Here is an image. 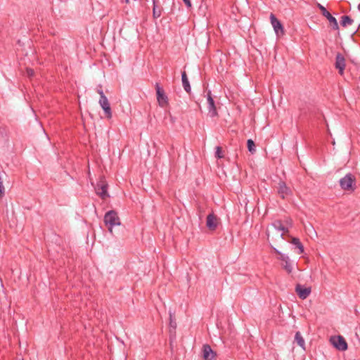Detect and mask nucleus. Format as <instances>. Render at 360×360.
I'll return each mask as SVG.
<instances>
[{
	"mask_svg": "<svg viewBox=\"0 0 360 360\" xmlns=\"http://www.w3.org/2000/svg\"><path fill=\"white\" fill-rule=\"evenodd\" d=\"M104 222L110 233L112 232L113 226L121 224L118 214L115 210H110L105 214Z\"/></svg>",
	"mask_w": 360,
	"mask_h": 360,
	"instance_id": "obj_1",
	"label": "nucleus"
},
{
	"mask_svg": "<svg viewBox=\"0 0 360 360\" xmlns=\"http://www.w3.org/2000/svg\"><path fill=\"white\" fill-rule=\"evenodd\" d=\"M341 188L344 191H354L356 188V179L351 173L347 174L339 181Z\"/></svg>",
	"mask_w": 360,
	"mask_h": 360,
	"instance_id": "obj_2",
	"label": "nucleus"
},
{
	"mask_svg": "<svg viewBox=\"0 0 360 360\" xmlns=\"http://www.w3.org/2000/svg\"><path fill=\"white\" fill-rule=\"evenodd\" d=\"M155 90L158 105L161 108H165L168 105V97L165 94L164 89L160 86L159 83L155 84Z\"/></svg>",
	"mask_w": 360,
	"mask_h": 360,
	"instance_id": "obj_3",
	"label": "nucleus"
},
{
	"mask_svg": "<svg viewBox=\"0 0 360 360\" xmlns=\"http://www.w3.org/2000/svg\"><path fill=\"white\" fill-rule=\"evenodd\" d=\"M276 188L278 195L282 199H285L288 197L291 196L292 195V190L290 189V187L287 186L286 183L283 180L279 181Z\"/></svg>",
	"mask_w": 360,
	"mask_h": 360,
	"instance_id": "obj_4",
	"label": "nucleus"
},
{
	"mask_svg": "<svg viewBox=\"0 0 360 360\" xmlns=\"http://www.w3.org/2000/svg\"><path fill=\"white\" fill-rule=\"evenodd\" d=\"M318 8L321 12V14L326 17L329 22L330 23L332 27L335 30H338L339 29L338 23L335 17H333L328 11L327 9L321 4H318L317 5Z\"/></svg>",
	"mask_w": 360,
	"mask_h": 360,
	"instance_id": "obj_5",
	"label": "nucleus"
},
{
	"mask_svg": "<svg viewBox=\"0 0 360 360\" xmlns=\"http://www.w3.org/2000/svg\"><path fill=\"white\" fill-rule=\"evenodd\" d=\"M270 21L276 34L278 37L283 36L284 34V27L281 21L273 13L270 15Z\"/></svg>",
	"mask_w": 360,
	"mask_h": 360,
	"instance_id": "obj_6",
	"label": "nucleus"
},
{
	"mask_svg": "<svg viewBox=\"0 0 360 360\" xmlns=\"http://www.w3.org/2000/svg\"><path fill=\"white\" fill-rule=\"evenodd\" d=\"M207 101L209 116L211 117H217L218 112L210 90H209L207 93Z\"/></svg>",
	"mask_w": 360,
	"mask_h": 360,
	"instance_id": "obj_7",
	"label": "nucleus"
},
{
	"mask_svg": "<svg viewBox=\"0 0 360 360\" xmlns=\"http://www.w3.org/2000/svg\"><path fill=\"white\" fill-rule=\"evenodd\" d=\"M107 189L108 184L103 179H101L95 188L97 195L102 199H105L109 197Z\"/></svg>",
	"mask_w": 360,
	"mask_h": 360,
	"instance_id": "obj_8",
	"label": "nucleus"
},
{
	"mask_svg": "<svg viewBox=\"0 0 360 360\" xmlns=\"http://www.w3.org/2000/svg\"><path fill=\"white\" fill-rule=\"evenodd\" d=\"M333 345L340 351L347 349V343L342 336L338 335L331 338Z\"/></svg>",
	"mask_w": 360,
	"mask_h": 360,
	"instance_id": "obj_9",
	"label": "nucleus"
},
{
	"mask_svg": "<svg viewBox=\"0 0 360 360\" xmlns=\"http://www.w3.org/2000/svg\"><path fill=\"white\" fill-rule=\"evenodd\" d=\"M98 103L103 110L105 117L110 119L112 117V110L108 98H100Z\"/></svg>",
	"mask_w": 360,
	"mask_h": 360,
	"instance_id": "obj_10",
	"label": "nucleus"
},
{
	"mask_svg": "<svg viewBox=\"0 0 360 360\" xmlns=\"http://www.w3.org/2000/svg\"><path fill=\"white\" fill-rule=\"evenodd\" d=\"M295 292L300 299L304 300L310 295L311 289L310 287H304L301 284H297Z\"/></svg>",
	"mask_w": 360,
	"mask_h": 360,
	"instance_id": "obj_11",
	"label": "nucleus"
},
{
	"mask_svg": "<svg viewBox=\"0 0 360 360\" xmlns=\"http://www.w3.org/2000/svg\"><path fill=\"white\" fill-rule=\"evenodd\" d=\"M335 68L339 71V74L342 75L345 68V59L342 54L338 53L335 57Z\"/></svg>",
	"mask_w": 360,
	"mask_h": 360,
	"instance_id": "obj_12",
	"label": "nucleus"
},
{
	"mask_svg": "<svg viewBox=\"0 0 360 360\" xmlns=\"http://www.w3.org/2000/svg\"><path fill=\"white\" fill-rule=\"evenodd\" d=\"M204 360H216V353L209 345H204L202 349Z\"/></svg>",
	"mask_w": 360,
	"mask_h": 360,
	"instance_id": "obj_13",
	"label": "nucleus"
},
{
	"mask_svg": "<svg viewBox=\"0 0 360 360\" xmlns=\"http://www.w3.org/2000/svg\"><path fill=\"white\" fill-rule=\"evenodd\" d=\"M218 222L217 217L213 214L210 213L207 217L206 226L210 231H214L217 228Z\"/></svg>",
	"mask_w": 360,
	"mask_h": 360,
	"instance_id": "obj_14",
	"label": "nucleus"
},
{
	"mask_svg": "<svg viewBox=\"0 0 360 360\" xmlns=\"http://www.w3.org/2000/svg\"><path fill=\"white\" fill-rule=\"evenodd\" d=\"M278 259L283 262V264H282L283 269L288 274H290L292 271V264L290 263V260L289 257L287 255L284 254V255H281V257H278Z\"/></svg>",
	"mask_w": 360,
	"mask_h": 360,
	"instance_id": "obj_15",
	"label": "nucleus"
},
{
	"mask_svg": "<svg viewBox=\"0 0 360 360\" xmlns=\"http://www.w3.org/2000/svg\"><path fill=\"white\" fill-rule=\"evenodd\" d=\"M181 81H182V85L184 89V90L187 93H190L191 91V87L189 83V81L187 77V75L185 71L182 72L181 73Z\"/></svg>",
	"mask_w": 360,
	"mask_h": 360,
	"instance_id": "obj_16",
	"label": "nucleus"
},
{
	"mask_svg": "<svg viewBox=\"0 0 360 360\" xmlns=\"http://www.w3.org/2000/svg\"><path fill=\"white\" fill-rule=\"evenodd\" d=\"M295 340L300 347H302L303 349H305V342L300 332L297 331L295 333Z\"/></svg>",
	"mask_w": 360,
	"mask_h": 360,
	"instance_id": "obj_17",
	"label": "nucleus"
},
{
	"mask_svg": "<svg viewBox=\"0 0 360 360\" xmlns=\"http://www.w3.org/2000/svg\"><path fill=\"white\" fill-rule=\"evenodd\" d=\"M153 16L154 18H158L162 14V8L156 4V0H153Z\"/></svg>",
	"mask_w": 360,
	"mask_h": 360,
	"instance_id": "obj_18",
	"label": "nucleus"
},
{
	"mask_svg": "<svg viewBox=\"0 0 360 360\" xmlns=\"http://www.w3.org/2000/svg\"><path fill=\"white\" fill-rule=\"evenodd\" d=\"M272 226L275 229L278 231H282L283 232H288V229L285 228L281 220H276L274 223H272Z\"/></svg>",
	"mask_w": 360,
	"mask_h": 360,
	"instance_id": "obj_19",
	"label": "nucleus"
},
{
	"mask_svg": "<svg viewBox=\"0 0 360 360\" xmlns=\"http://www.w3.org/2000/svg\"><path fill=\"white\" fill-rule=\"evenodd\" d=\"M291 243L295 245L299 250L298 254H302L304 252V246L297 238H292Z\"/></svg>",
	"mask_w": 360,
	"mask_h": 360,
	"instance_id": "obj_20",
	"label": "nucleus"
},
{
	"mask_svg": "<svg viewBox=\"0 0 360 360\" xmlns=\"http://www.w3.org/2000/svg\"><path fill=\"white\" fill-rule=\"evenodd\" d=\"M354 20L348 15H342L340 24L342 27L351 25Z\"/></svg>",
	"mask_w": 360,
	"mask_h": 360,
	"instance_id": "obj_21",
	"label": "nucleus"
},
{
	"mask_svg": "<svg viewBox=\"0 0 360 360\" xmlns=\"http://www.w3.org/2000/svg\"><path fill=\"white\" fill-rule=\"evenodd\" d=\"M247 146H248V150L252 154L255 153V152L256 151L255 144V142L252 139H248L247 141Z\"/></svg>",
	"mask_w": 360,
	"mask_h": 360,
	"instance_id": "obj_22",
	"label": "nucleus"
},
{
	"mask_svg": "<svg viewBox=\"0 0 360 360\" xmlns=\"http://www.w3.org/2000/svg\"><path fill=\"white\" fill-rule=\"evenodd\" d=\"M169 326L173 329H176V323L174 319L173 314L171 311H169Z\"/></svg>",
	"mask_w": 360,
	"mask_h": 360,
	"instance_id": "obj_23",
	"label": "nucleus"
},
{
	"mask_svg": "<svg viewBox=\"0 0 360 360\" xmlns=\"http://www.w3.org/2000/svg\"><path fill=\"white\" fill-rule=\"evenodd\" d=\"M215 156L218 159H221L223 158V155L221 153V148L220 146L216 147V152H215Z\"/></svg>",
	"mask_w": 360,
	"mask_h": 360,
	"instance_id": "obj_24",
	"label": "nucleus"
},
{
	"mask_svg": "<svg viewBox=\"0 0 360 360\" xmlns=\"http://www.w3.org/2000/svg\"><path fill=\"white\" fill-rule=\"evenodd\" d=\"M5 193V188L3 182L0 181V197H2Z\"/></svg>",
	"mask_w": 360,
	"mask_h": 360,
	"instance_id": "obj_25",
	"label": "nucleus"
},
{
	"mask_svg": "<svg viewBox=\"0 0 360 360\" xmlns=\"http://www.w3.org/2000/svg\"><path fill=\"white\" fill-rule=\"evenodd\" d=\"M26 72H27V76L30 77H32L34 75V70L32 69H31V68H27Z\"/></svg>",
	"mask_w": 360,
	"mask_h": 360,
	"instance_id": "obj_26",
	"label": "nucleus"
},
{
	"mask_svg": "<svg viewBox=\"0 0 360 360\" xmlns=\"http://www.w3.org/2000/svg\"><path fill=\"white\" fill-rule=\"evenodd\" d=\"M97 92L100 95V98L106 97L105 96L101 87H99V89H97Z\"/></svg>",
	"mask_w": 360,
	"mask_h": 360,
	"instance_id": "obj_27",
	"label": "nucleus"
},
{
	"mask_svg": "<svg viewBox=\"0 0 360 360\" xmlns=\"http://www.w3.org/2000/svg\"><path fill=\"white\" fill-rule=\"evenodd\" d=\"M187 8H191L192 4L191 0H183Z\"/></svg>",
	"mask_w": 360,
	"mask_h": 360,
	"instance_id": "obj_28",
	"label": "nucleus"
},
{
	"mask_svg": "<svg viewBox=\"0 0 360 360\" xmlns=\"http://www.w3.org/2000/svg\"><path fill=\"white\" fill-rule=\"evenodd\" d=\"M273 250L274 251L279 255V257H281V255H284L283 253H282L281 252H280L278 250H277L276 248H273Z\"/></svg>",
	"mask_w": 360,
	"mask_h": 360,
	"instance_id": "obj_29",
	"label": "nucleus"
},
{
	"mask_svg": "<svg viewBox=\"0 0 360 360\" xmlns=\"http://www.w3.org/2000/svg\"><path fill=\"white\" fill-rule=\"evenodd\" d=\"M280 237H281V238H283V233L280 234Z\"/></svg>",
	"mask_w": 360,
	"mask_h": 360,
	"instance_id": "obj_30",
	"label": "nucleus"
},
{
	"mask_svg": "<svg viewBox=\"0 0 360 360\" xmlns=\"http://www.w3.org/2000/svg\"><path fill=\"white\" fill-rule=\"evenodd\" d=\"M127 4L129 2V0H124Z\"/></svg>",
	"mask_w": 360,
	"mask_h": 360,
	"instance_id": "obj_31",
	"label": "nucleus"
},
{
	"mask_svg": "<svg viewBox=\"0 0 360 360\" xmlns=\"http://www.w3.org/2000/svg\"><path fill=\"white\" fill-rule=\"evenodd\" d=\"M359 9L360 10V4L358 6Z\"/></svg>",
	"mask_w": 360,
	"mask_h": 360,
	"instance_id": "obj_32",
	"label": "nucleus"
}]
</instances>
